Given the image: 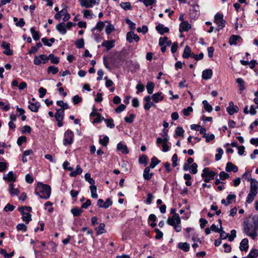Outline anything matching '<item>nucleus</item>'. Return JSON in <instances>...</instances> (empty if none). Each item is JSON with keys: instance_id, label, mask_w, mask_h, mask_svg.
<instances>
[{"instance_id": "a18cd8bd", "label": "nucleus", "mask_w": 258, "mask_h": 258, "mask_svg": "<svg viewBox=\"0 0 258 258\" xmlns=\"http://www.w3.org/2000/svg\"><path fill=\"white\" fill-rule=\"evenodd\" d=\"M203 104L204 105L205 110L208 112H211L213 110L212 106L208 102L207 100L203 101Z\"/></svg>"}, {"instance_id": "c756f323", "label": "nucleus", "mask_w": 258, "mask_h": 258, "mask_svg": "<svg viewBox=\"0 0 258 258\" xmlns=\"http://www.w3.org/2000/svg\"><path fill=\"white\" fill-rule=\"evenodd\" d=\"M30 32L34 40H38L40 38V34L38 31H36L33 27L30 28Z\"/></svg>"}, {"instance_id": "aec40b11", "label": "nucleus", "mask_w": 258, "mask_h": 258, "mask_svg": "<svg viewBox=\"0 0 258 258\" xmlns=\"http://www.w3.org/2000/svg\"><path fill=\"white\" fill-rule=\"evenodd\" d=\"M225 170L227 172L233 171L236 172L238 171L237 167L231 162H228L226 164Z\"/></svg>"}, {"instance_id": "864d4df0", "label": "nucleus", "mask_w": 258, "mask_h": 258, "mask_svg": "<svg viewBox=\"0 0 258 258\" xmlns=\"http://www.w3.org/2000/svg\"><path fill=\"white\" fill-rule=\"evenodd\" d=\"M198 165L197 163H194L191 164L189 168L190 172L193 174H195L198 172Z\"/></svg>"}, {"instance_id": "dca6fc26", "label": "nucleus", "mask_w": 258, "mask_h": 258, "mask_svg": "<svg viewBox=\"0 0 258 258\" xmlns=\"http://www.w3.org/2000/svg\"><path fill=\"white\" fill-rule=\"evenodd\" d=\"M213 76V72L211 69L204 70L202 72V78L207 80L211 79Z\"/></svg>"}, {"instance_id": "37998d69", "label": "nucleus", "mask_w": 258, "mask_h": 258, "mask_svg": "<svg viewBox=\"0 0 258 258\" xmlns=\"http://www.w3.org/2000/svg\"><path fill=\"white\" fill-rule=\"evenodd\" d=\"M258 256V250L256 249H252L248 255L246 256L247 258H256Z\"/></svg>"}, {"instance_id": "72a5a7b5", "label": "nucleus", "mask_w": 258, "mask_h": 258, "mask_svg": "<svg viewBox=\"0 0 258 258\" xmlns=\"http://www.w3.org/2000/svg\"><path fill=\"white\" fill-rule=\"evenodd\" d=\"M240 38V37L238 35H232L229 40V42L230 45H236L237 44V41Z\"/></svg>"}, {"instance_id": "393cba45", "label": "nucleus", "mask_w": 258, "mask_h": 258, "mask_svg": "<svg viewBox=\"0 0 258 258\" xmlns=\"http://www.w3.org/2000/svg\"><path fill=\"white\" fill-rule=\"evenodd\" d=\"M151 100L150 96H146L144 98V101L145 102L144 107L146 110H149L150 109Z\"/></svg>"}, {"instance_id": "423d86ee", "label": "nucleus", "mask_w": 258, "mask_h": 258, "mask_svg": "<svg viewBox=\"0 0 258 258\" xmlns=\"http://www.w3.org/2000/svg\"><path fill=\"white\" fill-rule=\"evenodd\" d=\"M56 112L54 114V117L57 122V126L58 127H61L63 124L62 121L64 118V112L63 110H61L60 108L56 109Z\"/></svg>"}, {"instance_id": "f257e3e1", "label": "nucleus", "mask_w": 258, "mask_h": 258, "mask_svg": "<svg viewBox=\"0 0 258 258\" xmlns=\"http://www.w3.org/2000/svg\"><path fill=\"white\" fill-rule=\"evenodd\" d=\"M170 213L173 215L171 217L167 219V223L168 225L173 226L175 231L179 232L181 230L180 218L179 215L176 213L175 209H171Z\"/></svg>"}, {"instance_id": "052dcab7", "label": "nucleus", "mask_w": 258, "mask_h": 258, "mask_svg": "<svg viewBox=\"0 0 258 258\" xmlns=\"http://www.w3.org/2000/svg\"><path fill=\"white\" fill-rule=\"evenodd\" d=\"M184 132V131L182 127L178 126L176 128L175 135L177 136H183Z\"/></svg>"}, {"instance_id": "ddd939ff", "label": "nucleus", "mask_w": 258, "mask_h": 258, "mask_svg": "<svg viewBox=\"0 0 258 258\" xmlns=\"http://www.w3.org/2000/svg\"><path fill=\"white\" fill-rule=\"evenodd\" d=\"M1 46L6 50L4 53L7 55H11L13 54V51L10 49V44L6 41H3Z\"/></svg>"}, {"instance_id": "bf43d9fd", "label": "nucleus", "mask_w": 258, "mask_h": 258, "mask_svg": "<svg viewBox=\"0 0 258 258\" xmlns=\"http://www.w3.org/2000/svg\"><path fill=\"white\" fill-rule=\"evenodd\" d=\"M75 44L77 48H82L84 46V41L83 39H80L76 41Z\"/></svg>"}, {"instance_id": "6ab92c4d", "label": "nucleus", "mask_w": 258, "mask_h": 258, "mask_svg": "<svg viewBox=\"0 0 258 258\" xmlns=\"http://www.w3.org/2000/svg\"><path fill=\"white\" fill-rule=\"evenodd\" d=\"M153 173L150 172V167H147L145 168L143 172V177L146 180H149L151 179Z\"/></svg>"}, {"instance_id": "412c9836", "label": "nucleus", "mask_w": 258, "mask_h": 258, "mask_svg": "<svg viewBox=\"0 0 258 258\" xmlns=\"http://www.w3.org/2000/svg\"><path fill=\"white\" fill-rule=\"evenodd\" d=\"M56 29L62 35H64L67 33L66 24L64 23H61L57 25Z\"/></svg>"}, {"instance_id": "2f4dec72", "label": "nucleus", "mask_w": 258, "mask_h": 258, "mask_svg": "<svg viewBox=\"0 0 258 258\" xmlns=\"http://www.w3.org/2000/svg\"><path fill=\"white\" fill-rule=\"evenodd\" d=\"M178 247L185 252L188 251L189 249V244L186 242H180Z\"/></svg>"}, {"instance_id": "9b49d317", "label": "nucleus", "mask_w": 258, "mask_h": 258, "mask_svg": "<svg viewBox=\"0 0 258 258\" xmlns=\"http://www.w3.org/2000/svg\"><path fill=\"white\" fill-rule=\"evenodd\" d=\"M227 111L230 115H232L234 113H236L238 111V107L237 106H235L233 102H230L229 103V106L226 108Z\"/></svg>"}, {"instance_id": "5701e85b", "label": "nucleus", "mask_w": 258, "mask_h": 258, "mask_svg": "<svg viewBox=\"0 0 258 258\" xmlns=\"http://www.w3.org/2000/svg\"><path fill=\"white\" fill-rule=\"evenodd\" d=\"M236 82L238 84V86L239 87V93L241 94L243 91L245 89L244 81L242 78H238L236 79Z\"/></svg>"}, {"instance_id": "8fccbe9b", "label": "nucleus", "mask_w": 258, "mask_h": 258, "mask_svg": "<svg viewBox=\"0 0 258 258\" xmlns=\"http://www.w3.org/2000/svg\"><path fill=\"white\" fill-rule=\"evenodd\" d=\"M83 211L81 208H75L71 210V213L74 216H78L81 214Z\"/></svg>"}, {"instance_id": "e2e57ef3", "label": "nucleus", "mask_w": 258, "mask_h": 258, "mask_svg": "<svg viewBox=\"0 0 258 258\" xmlns=\"http://www.w3.org/2000/svg\"><path fill=\"white\" fill-rule=\"evenodd\" d=\"M139 162L140 164H143L145 165H146L147 164V156L146 155L141 156L139 158Z\"/></svg>"}, {"instance_id": "7c9ffc66", "label": "nucleus", "mask_w": 258, "mask_h": 258, "mask_svg": "<svg viewBox=\"0 0 258 258\" xmlns=\"http://www.w3.org/2000/svg\"><path fill=\"white\" fill-rule=\"evenodd\" d=\"M48 59L50 60V61L52 63L57 64L59 62V58L57 56H55L52 53L50 54L47 56V60Z\"/></svg>"}, {"instance_id": "c9c22d12", "label": "nucleus", "mask_w": 258, "mask_h": 258, "mask_svg": "<svg viewBox=\"0 0 258 258\" xmlns=\"http://www.w3.org/2000/svg\"><path fill=\"white\" fill-rule=\"evenodd\" d=\"M191 52L190 47L188 45H186L184 47L182 57L184 58H187L189 57Z\"/></svg>"}, {"instance_id": "7ed1b4c3", "label": "nucleus", "mask_w": 258, "mask_h": 258, "mask_svg": "<svg viewBox=\"0 0 258 258\" xmlns=\"http://www.w3.org/2000/svg\"><path fill=\"white\" fill-rule=\"evenodd\" d=\"M243 230L247 235L253 239H255L257 236V229L251 223H245Z\"/></svg>"}, {"instance_id": "bb28decb", "label": "nucleus", "mask_w": 258, "mask_h": 258, "mask_svg": "<svg viewBox=\"0 0 258 258\" xmlns=\"http://www.w3.org/2000/svg\"><path fill=\"white\" fill-rule=\"evenodd\" d=\"M21 214L23 215L22 220L26 224H28L31 220V215L30 213L24 212L23 213H21Z\"/></svg>"}, {"instance_id": "39448f33", "label": "nucleus", "mask_w": 258, "mask_h": 258, "mask_svg": "<svg viewBox=\"0 0 258 258\" xmlns=\"http://www.w3.org/2000/svg\"><path fill=\"white\" fill-rule=\"evenodd\" d=\"M215 23L217 25L216 30L219 31L225 26V21L223 19V15L221 14H217L214 17Z\"/></svg>"}, {"instance_id": "6e6552de", "label": "nucleus", "mask_w": 258, "mask_h": 258, "mask_svg": "<svg viewBox=\"0 0 258 258\" xmlns=\"http://www.w3.org/2000/svg\"><path fill=\"white\" fill-rule=\"evenodd\" d=\"M247 180L250 181V191L257 192L258 191V181L254 178L247 177Z\"/></svg>"}, {"instance_id": "f03ea898", "label": "nucleus", "mask_w": 258, "mask_h": 258, "mask_svg": "<svg viewBox=\"0 0 258 258\" xmlns=\"http://www.w3.org/2000/svg\"><path fill=\"white\" fill-rule=\"evenodd\" d=\"M35 194L42 199L47 200L51 195V187L49 185L39 182L35 189Z\"/></svg>"}, {"instance_id": "c85d7f7f", "label": "nucleus", "mask_w": 258, "mask_h": 258, "mask_svg": "<svg viewBox=\"0 0 258 258\" xmlns=\"http://www.w3.org/2000/svg\"><path fill=\"white\" fill-rule=\"evenodd\" d=\"M105 225L104 223H100L99 226L95 229L97 231V234L98 235H100L105 233L106 230L105 229Z\"/></svg>"}, {"instance_id": "3c124183", "label": "nucleus", "mask_w": 258, "mask_h": 258, "mask_svg": "<svg viewBox=\"0 0 258 258\" xmlns=\"http://www.w3.org/2000/svg\"><path fill=\"white\" fill-rule=\"evenodd\" d=\"M85 180L88 181L90 184L94 185L95 184V180L91 178V174L87 173L85 174Z\"/></svg>"}, {"instance_id": "2eb2a0df", "label": "nucleus", "mask_w": 258, "mask_h": 258, "mask_svg": "<svg viewBox=\"0 0 258 258\" xmlns=\"http://www.w3.org/2000/svg\"><path fill=\"white\" fill-rule=\"evenodd\" d=\"M115 42L114 40H105L102 42V46L105 47L107 50H109L114 46Z\"/></svg>"}, {"instance_id": "6e6d98bb", "label": "nucleus", "mask_w": 258, "mask_h": 258, "mask_svg": "<svg viewBox=\"0 0 258 258\" xmlns=\"http://www.w3.org/2000/svg\"><path fill=\"white\" fill-rule=\"evenodd\" d=\"M104 121H105L107 127L112 128L115 126V125L113 123V120L112 118L105 119H104Z\"/></svg>"}, {"instance_id": "a211bd4d", "label": "nucleus", "mask_w": 258, "mask_h": 258, "mask_svg": "<svg viewBox=\"0 0 258 258\" xmlns=\"http://www.w3.org/2000/svg\"><path fill=\"white\" fill-rule=\"evenodd\" d=\"M117 150L121 152L122 154H127L129 153V150L127 147L121 143H119L117 144Z\"/></svg>"}, {"instance_id": "0e129e2a", "label": "nucleus", "mask_w": 258, "mask_h": 258, "mask_svg": "<svg viewBox=\"0 0 258 258\" xmlns=\"http://www.w3.org/2000/svg\"><path fill=\"white\" fill-rule=\"evenodd\" d=\"M217 152L218 153L215 156L216 161L220 160L222 155L223 154V151L221 148H218L217 149Z\"/></svg>"}, {"instance_id": "680f3d73", "label": "nucleus", "mask_w": 258, "mask_h": 258, "mask_svg": "<svg viewBox=\"0 0 258 258\" xmlns=\"http://www.w3.org/2000/svg\"><path fill=\"white\" fill-rule=\"evenodd\" d=\"M16 228L18 231H23L24 232L26 231L27 229V227L23 223L18 224Z\"/></svg>"}, {"instance_id": "603ef678", "label": "nucleus", "mask_w": 258, "mask_h": 258, "mask_svg": "<svg viewBox=\"0 0 258 258\" xmlns=\"http://www.w3.org/2000/svg\"><path fill=\"white\" fill-rule=\"evenodd\" d=\"M120 5V7L124 10H131L132 8L131 4L129 2H122Z\"/></svg>"}, {"instance_id": "774afa93", "label": "nucleus", "mask_w": 258, "mask_h": 258, "mask_svg": "<svg viewBox=\"0 0 258 258\" xmlns=\"http://www.w3.org/2000/svg\"><path fill=\"white\" fill-rule=\"evenodd\" d=\"M251 223L253 224L254 227L258 230V216H253Z\"/></svg>"}, {"instance_id": "4468645a", "label": "nucleus", "mask_w": 258, "mask_h": 258, "mask_svg": "<svg viewBox=\"0 0 258 258\" xmlns=\"http://www.w3.org/2000/svg\"><path fill=\"white\" fill-rule=\"evenodd\" d=\"M191 28L190 25L187 21H183L179 25V31H188Z\"/></svg>"}, {"instance_id": "20e7f679", "label": "nucleus", "mask_w": 258, "mask_h": 258, "mask_svg": "<svg viewBox=\"0 0 258 258\" xmlns=\"http://www.w3.org/2000/svg\"><path fill=\"white\" fill-rule=\"evenodd\" d=\"M74 141V133L70 130H68L64 134L63 139V145L65 146L71 145Z\"/></svg>"}, {"instance_id": "473e14b6", "label": "nucleus", "mask_w": 258, "mask_h": 258, "mask_svg": "<svg viewBox=\"0 0 258 258\" xmlns=\"http://www.w3.org/2000/svg\"><path fill=\"white\" fill-rule=\"evenodd\" d=\"M55 39L53 38H51L50 39H48L46 38H42L41 39V41L45 45L48 46H51L52 44L54 42Z\"/></svg>"}, {"instance_id": "4c0bfd02", "label": "nucleus", "mask_w": 258, "mask_h": 258, "mask_svg": "<svg viewBox=\"0 0 258 258\" xmlns=\"http://www.w3.org/2000/svg\"><path fill=\"white\" fill-rule=\"evenodd\" d=\"M82 171L83 170L82 168L80 167V166L79 165H77L76 167V170L75 171H72L70 173V175L72 177H75L77 175L81 174L82 173Z\"/></svg>"}, {"instance_id": "a878e982", "label": "nucleus", "mask_w": 258, "mask_h": 258, "mask_svg": "<svg viewBox=\"0 0 258 258\" xmlns=\"http://www.w3.org/2000/svg\"><path fill=\"white\" fill-rule=\"evenodd\" d=\"M257 192H256L249 190V192L248 194L247 198H246V203H247L248 204L251 203L253 201L255 197L257 195Z\"/></svg>"}, {"instance_id": "4d7b16f0", "label": "nucleus", "mask_w": 258, "mask_h": 258, "mask_svg": "<svg viewBox=\"0 0 258 258\" xmlns=\"http://www.w3.org/2000/svg\"><path fill=\"white\" fill-rule=\"evenodd\" d=\"M18 210L20 213H23L24 212L29 213L32 210V208L31 207L23 206L19 207Z\"/></svg>"}, {"instance_id": "b1692460", "label": "nucleus", "mask_w": 258, "mask_h": 258, "mask_svg": "<svg viewBox=\"0 0 258 258\" xmlns=\"http://www.w3.org/2000/svg\"><path fill=\"white\" fill-rule=\"evenodd\" d=\"M3 178L5 180H8L10 181H15L16 180V176L12 171H10L7 174H4Z\"/></svg>"}, {"instance_id": "9d476101", "label": "nucleus", "mask_w": 258, "mask_h": 258, "mask_svg": "<svg viewBox=\"0 0 258 258\" xmlns=\"http://www.w3.org/2000/svg\"><path fill=\"white\" fill-rule=\"evenodd\" d=\"M217 173L214 171L210 170L208 168H205L203 170V173L201 174L202 177L207 176L212 179H213L214 176L216 175Z\"/></svg>"}, {"instance_id": "cd10ccee", "label": "nucleus", "mask_w": 258, "mask_h": 258, "mask_svg": "<svg viewBox=\"0 0 258 258\" xmlns=\"http://www.w3.org/2000/svg\"><path fill=\"white\" fill-rule=\"evenodd\" d=\"M40 104L39 103H30L29 105L28 106L29 109L31 110V111L35 112H37L38 111V109L40 107Z\"/></svg>"}, {"instance_id": "338daca9", "label": "nucleus", "mask_w": 258, "mask_h": 258, "mask_svg": "<svg viewBox=\"0 0 258 258\" xmlns=\"http://www.w3.org/2000/svg\"><path fill=\"white\" fill-rule=\"evenodd\" d=\"M135 117V115L134 114H131L129 117H124V120L127 123H131L134 121Z\"/></svg>"}, {"instance_id": "f8f14e48", "label": "nucleus", "mask_w": 258, "mask_h": 258, "mask_svg": "<svg viewBox=\"0 0 258 258\" xmlns=\"http://www.w3.org/2000/svg\"><path fill=\"white\" fill-rule=\"evenodd\" d=\"M162 92H158L153 94V95L151 96V99H152L153 102L156 103L162 101L164 98V96L162 95Z\"/></svg>"}, {"instance_id": "c03bdc74", "label": "nucleus", "mask_w": 258, "mask_h": 258, "mask_svg": "<svg viewBox=\"0 0 258 258\" xmlns=\"http://www.w3.org/2000/svg\"><path fill=\"white\" fill-rule=\"evenodd\" d=\"M56 104L58 106L61 107V108L60 109L63 110V111L65 109H68L69 107V105L67 103H64L62 101L60 100L57 101Z\"/></svg>"}, {"instance_id": "69168bd1", "label": "nucleus", "mask_w": 258, "mask_h": 258, "mask_svg": "<svg viewBox=\"0 0 258 258\" xmlns=\"http://www.w3.org/2000/svg\"><path fill=\"white\" fill-rule=\"evenodd\" d=\"M104 26V23L103 22L100 21L97 24L96 27L93 29V30L97 29V30H99V31H101L103 29Z\"/></svg>"}, {"instance_id": "4be33fe9", "label": "nucleus", "mask_w": 258, "mask_h": 258, "mask_svg": "<svg viewBox=\"0 0 258 258\" xmlns=\"http://www.w3.org/2000/svg\"><path fill=\"white\" fill-rule=\"evenodd\" d=\"M248 239L246 238L243 239L240 243L239 248L240 250L243 251H247L248 248Z\"/></svg>"}, {"instance_id": "f704fd0d", "label": "nucleus", "mask_w": 258, "mask_h": 258, "mask_svg": "<svg viewBox=\"0 0 258 258\" xmlns=\"http://www.w3.org/2000/svg\"><path fill=\"white\" fill-rule=\"evenodd\" d=\"M90 189L91 193V197L94 199H97L98 195L97 194V187L96 185H92L90 186Z\"/></svg>"}, {"instance_id": "ea45409f", "label": "nucleus", "mask_w": 258, "mask_h": 258, "mask_svg": "<svg viewBox=\"0 0 258 258\" xmlns=\"http://www.w3.org/2000/svg\"><path fill=\"white\" fill-rule=\"evenodd\" d=\"M9 186V191L12 196H17L19 194V190H18V189L15 188L14 187V184L13 183H11Z\"/></svg>"}, {"instance_id": "1a4fd4ad", "label": "nucleus", "mask_w": 258, "mask_h": 258, "mask_svg": "<svg viewBox=\"0 0 258 258\" xmlns=\"http://www.w3.org/2000/svg\"><path fill=\"white\" fill-rule=\"evenodd\" d=\"M126 40L130 43H132L133 40L136 42H138L140 38L138 35L135 34L133 31H130L126 34Z\"/></svg>"}, {"instance_id": "0eeeda50", "label": "nucleus", "mask_w": 258, "mask_h": 258, "mask_svg": "<svg viewBox=\"0 0 258 258\" xmlns=\"http://www.w3.org/2000/svg\"><path fill=\"white\" fill-rule=\"evenodd\" d=\"M47 62V56L45 54H40L39 56L35 55L34 59V64L37 66L41 63H45Z\"/></svg>"}, {"instance_id": "e433bc0d", "label": "nucleus", "mask_w": 258, "mask_h": 258, "mask_svg": "<svg viewBox=\"0 0 258 258\" xmlns=\"http://www.w3.org/2000/svg\"><path fill=\"white\" fill-rule=\"evenodd\" d=\"M80 5L81 7L85 8H92L93 7V4L91 3L90 1L88 0H80Z\"/></svg>"}, {"instance_id": "49530a36", "label": "nucleus", "mask_w": 258, "mask_h": 258, "mask_svg": "<svg viewBox=\"0 0 258 258\" xmlns=\"http://www.w3.org/2000/svg\"><path fill=\"white\" fill-rule=\"evenodd\" d=\"M109 142V138L107 136H104L103 138H100L99 143L104 147H106Z\"/></svg>"}, {"instance_id": "f3484780", "label": "nucleus", "mask_w": 258, "mask_h": 258, "mask_svg": "<svg viewBox=\"0 0 258 258\" xmlns=\"http://www.w3.org/2000/svg\"><path fill=\"white\" fill-rule=\"evenodd\" d=\"M156 30L161 34L163 35L165 33H168L169 31V28L166 27H164L162 24H159L156 27Z\"/></svg>"}, {"instance_id": "09e8293b", "label": "nucleus", "mask_w": 258, "mask_h": 258, "mask_svg": "<svg viewBox=\"0 0 258 258\" xmlns=\"http://www.w3.org/2000/svg\"><path fill=\"white\" fill-rule=\"evenodd\" d=\"M115 29L113 25L111 23H109L108 25L106 26L105 28V32L107 35H109L111 34L113 31H114Z\"/></svg>"}, {"instance_id": "13d9d810", "label": "nucleus", "mask_w": 258, "mask_h": 258, "mask_svg": "<svg viewBox=\"0 0 258 258\" xmlns=\"http://www.w3.org/2000/svg\"><path fill=\"white\" fill-rule=\"evenodd\" d=\"M169 140V137H165L163 138H158L157 139L156 143L158 145H159L160 144H162V145L163 144V143L167 142Z\"/></svg>"}, {"instance_id": "a19ab883", "label": "nucleus", "mask_w": 258, "mask_h": 258, "mask_svg": "<svg viewBox=\"0 0 258 258\" xmlns=\"http://www.w3.org/2000/svg\"><path fill=\"white\" fill-rule=\"evenodd\" d=\"M155 87V85L153 82H149L146 86V88L148 93L149 94H153V89Z\"/></svg>"}, {"instance_id": "5fc2aeb1", "label": "nucleus", "mask_w": 258, "mask_h": 258, "mask_svg": "<svg viewBox=\"0 0 258 258\" xmlns=\"http://www.w3.org/2000/svg\"><path fill=\"white\" fill-rule=\"evenodd\" d=\"M48 73H51L52 74H56L58 72V69L53 66H50L47 69Z\"/></svg>"}, {"instance_id": "de8ad7c7", "label": "nucleus", "mask_w": 258, "mask_h": 258, "mask_svg": "<svg viewBox=\"0 0 258 258\" xmlns=\"http://www.w3.org/2000/svg\"><path fill=\"white\" fill-rule=\"evenodd\" d=\"M64 13H67V9L63 8L60 11L58 12L57 14H56L54 16V18L56 20H60L61 16L64 15Z\"/></svg>"}, {"instance_id": "58836bf2", "label": "nucleus", "mask_w": 258, "mask_h": 258, "mask_svg": "<svg viewBox=\"0 0 258 258\" xmlns=\"http://www.w3.org/2000/svg\"><path fill=\"white\" fill-rule=\"evenodd\" d=\"M41 46L42 44L40 42L37 43L36 46H32L31 49L29 50L28 54H31L37 52L38 49Z\"/></svg>"}, {"instance_id": "79ce46f5", "label": "nucleus", "mask_w": 258, "mask_h": 258, "mask_svg": "<svg viewBox=\"0 0 258 258\" xmlns=\"http://www.w3.org/2000/svg\"><path fill=\"white\" fill-rule=\"evenodd\" d=\"M160 163V161L156 157H153L151 159V162L149 167L154 168L155 166Z\"/></svg>"}]
</instances>
